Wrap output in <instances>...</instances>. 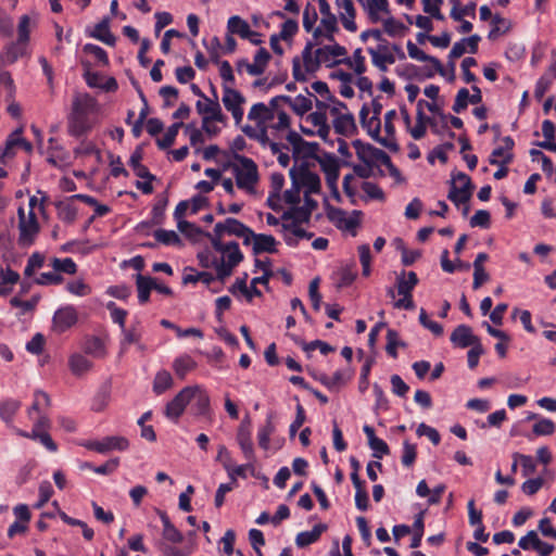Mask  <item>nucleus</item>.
<instances>
[{
    "label": "nucleus",
    "instance_id": "1",
    "mask_svg": "<svg viewBox=\"0 0 556 556\" xmlns=\"http://www.w3.org/2000/svg\"><path fill=\"white\" fill-rule=\"evenodd\" d=\"M273 117L271 110L263 102L255 103L251 108L248 118L255 121L256 126L247 125L242 130L249 138L257 140L263 147H269L273 154H278V124H268Z\"/></svg>",
    "mask_w": 556,
    "mask_h": 556
},
{
    "label": "nucleus",
    "instance_id": "2",
    "mask_svg": "<svg viewBox=\"0 0 556 556\" xmlns=\"http://www.w3.org/2000/svg\"><path fill=\"white\" fill-rule=\"evenodd\" d=\"M98 111L97 100L88 93L77 94L72 103L67 128L72 137L79 138L92 128L91 115Z\"/></svg>",
    "mask_w": 556,
    "mask_h": 556
},
{
    "label": "nucleus",
    "instance_id": "3",
    "mask_svg": "<svg viewBox=\"0 0 556 556\" xmlns=\"http://www.w3.org/2000/svg\"><path fill=\"white\" fill-rule=\"evenodd\" d=\"M217 254L218 280L224 281L232 274L233 268L243 260V254L236 241L224 243L219 238H208Z\"/></svg>",
    "mask_w": 556,
    "mask_h": 556
},
{
    "label": "nucleus",
    "instance_id": "4",
    "mask_svg": "<svg viewBox=\"0 0 556 556\" xmlns=\"http://www.w3.org/2000/svg\"><path fill=\"white\" fill-rule=\"evenodd\" d=\"M236 163L231 165L236 184L239 189L248 193L254 192L255 185L258 180L257 166L252 159L235 153L232 154Z\"/></svg>",
    "mask_w": 556,
    "mask_h": 556
},
{
    "label": "nucleus",
    "instance_id": "5",
    "mask_svg": "<svg viewBox=\"0 0 556 556\" xmlns=\"http://www.w3.org/2000/svg\"><path fill=\"white\" fill-rule=\"evenodd\" d=\"M370 36L380 42L377 49H367L368 53L371 55V62L379 71L387 72L388 64H393L395 56L389 51L388 41L382 37L380 29H367L361 34V39L366 41Z\"/></svg>",
    "mask_w": 556,
    "mask_h": 556
},
{
    "label": "nucleus",
    "instance_id": "6",
    "mask_svg": "<svg viewBox=\"0 0 556 556\" xmlns=\"http://www.w3.org/2000/svg\"><path fill=\"white\" fill-rule=\"evenodd\" d=\"M18 215V238L17 244L20 248L27 249L31 247L39 232L40 225L34 211H29L28 215H25V211L22 206L17 210Z\"/></svg>",
    "mask_w": 556,
    "mask_h": 556
},
{
    "label": "nucleus",
    "instance_id": "7",
    "mask_svg": "<svg viewBox=\"0 0 556 556\" xmlns=\"http://www.w3.org/2000/svg\"><path fill=\"white\" fill-rule=\"evenodd\" d=\"M311 164L307 161L301 162L299 166L293 165L290 169L292 185L301 189L306 188V193H318L320 191V178L316 173L309 170Z\"/></svg>",
    "mask_w": 556,
    "mask_h": 556
},
{
    "label": "nucleus",
    "instance_id": "8",
    "mask_svg": "<svg viewBox=\"0 0 556 556\" xmlns=\"http://www.w3.org/2000/svg\"><path fill=\"white\" fill-rule=\"evenodd\" d=\"M224 233L241 238L244 245H249V238H253V230L240 220L232 217H228L225 219V222L215 224L213 233L207 232L206 237L219 238V240H222Z\"/></svg>",
    "mask_w": 556,
    "mask_h": 556
},
{
    "label": "nucleus",
    "instance_id": "9",
    "mask_svg": "<svg viewBox=\"0 0 556 556\" xmlns=\"http://www.w3.org/2000/svg\"><path fill=\"white\" fill-rule=\"evenodd\" d=\"M451 187L447 194V199L452 201L455 205H459L462 203H467L475 189V185L472 184L470 177L463 173H452Z\"/></svg>",
    "mask_w": 556,
    "mask_h": 556
},
{
    "label": "nucleus",
    "instance_id": "10",
    "mask_svg": "<svg viewBox=\"0 0 556 556\" xmlns=\"http://www.w3.org/2000/svg\"><path fill=\"white\" fill-rule=\"evenodd\" d=\"M287 141L292 148V156L295 163L299 160L303 162L313 159L318 162V159H321V155L317 154L319 144L305 141L296 131L290 130L287 135Z\"/></svg>",
    "mask_w": 556,
    "mask_h": 556
},
{
    "label": "nucleus",
    "instance_id": "11",
    "mask_svg": "<svg viewBox=\"0 0 556 556\" xmlns=\"http://www.w3.org/2000/svg\"><path fill=\"white\" fill-rule=\"evenodd\" d=\"M321 170L326 176V184L331 192L332 198L340 202L341 194L338 189V179L340 176V164L334 154L324 152L321 159H318Z\"/></svg>",
    "mask_w": 556,
    "mask_h": 556
},
{
    "label": "nucleus",
    "instance_id": "12",
    "mask_svg": "<svg viewBox=\"0 0 556 556\" xmlns=\"http://www.w3.org/2000/svg\"><path fill=\"white\" fill-rule=\"evenodd\" d=\"M87 450L97 452L99 454H106L112 451L124 452L129 447V441L122 435L104 437L101 440H88L81 443Z\"/></svg>",
    "mask_w": 556,
    "mask_h": 556
},
{
    "label": "nucleus",
    "instance_id": "13",
    "mask_svg": "<svg viewBox=\"0 0 556 556\" xmlns=\"http://www.w3.org/2000/svg\"><path fill=\"white\" fill-rule=\"evenodd\" d=\"M193 388L189 386L182 388L172 401H169L164 409V415L170 421L177 424L186 407L192 401Z\"/></svg>",
    "mask_w": 556,
    "mask_h": 556
},
{
    "label": "nucleus",
    "instance_id": "14",
    "mask_svg": "<svg viewBox=\"0 0 556 556\" xmlns=\"http://www.w3.org/2000/svg\"><path fill=\"white\" fill-rule=\"evenodd\" d=\"M223 104L229 111L236 122L239 124L243 118V110L241 105L244 103V97L236 89L224 84L223 86Z\"/></svg>",
    "mask_w": 556,
    "mask_h": 556
},
{
    "label": "nucleus",
    "instance_id": "15",
    "mask_svg": "<svg viewBox=\"0 0 556 556\" xmlns=\"http://www.w3.org/2000/svg\"><path fill=\"white\" fill-rule=\"evenodd\" d=\"M214 99L205 97L202 100H198L195 103L197 112L202 115V119H213L217 122H225V116L222 112L220 104L215 88L212 86Z\"/></svg>",
    "mask_w": 556,
    "mask_h": 556
},
{
    "label": "nucleus",
    "instance_id": "16",
    "mask_svg": "<svg viewBox=\"0 0 556 556\" xmlns=\"http://www.w3.org/2000/svg\"><path fill=\"white\" fill-rule=\"evenodd\" d=\"M189 387L193 388L190 403L191 414L195 417H210L212 413L211 399L206 390L199 384Z\"/></svg>",
    "mask_w": 556,
    "mask_h": 556
},
{
    "label": "nucleus",
    "instance_id": "17",
    "mask_svg": "<svg viewBox=\"0 0 556 556\" xmlns=\"http://www.w3.org/2000/svg\"><path fill=\"white\" fill-rule=\"evenodd\" d=\"M518 546L523 551L533 549L539 556H549L555 549L553 544L542 541L534 530H530L526 535L521 536L518 541Z\"/></svg>",
    "mask_w": 556,
    "mask_h": 556
},
{
    "label": "nucleus",
    "instance_id": "18",
    "mask_svg": "<svg viewBox=\"0 0 556 556\" xmlns=\"http://www.w3.org/2000/svg\"><path fill=\"white\" fill-rule=\"evenodd\" d=\"M77 320V311L73 305H65L58 308L52 318L53 327L60 333L68 330Z\"/></svg>",
    "mask_w": 556,
    "mask_h": 556
},
{
    "label": "nucleus",
    "instance_id": "19",
    "mask_svg": "<svg viewBox=\"0 0 556 556\" xmlns=\"http://www.w3.org/2000/svg\"><path fill=\"white\" fill-rule=\"evenodd\" d=\"M451 342L460 349L472 346L480 341V338L472 333V329L468 325H458L450 337Z\"/></svg>",
    "mask_w": 556,
    "mask_h": 556
},
{
    "label": "nucleus",
    "instance_id": "20",
    "mask_svg": "<svg viewBox=\"0 0 556 556\" xmlns=\"http://www.w3.org/2000/svg\"><path fill=\"white\" fill-rule=\"evenodd\" d=\"M357 276V264L354 260L349 263L342 264L332 274V279L336 281L338 289L346 288L351 286Z\"/></svg>",
    "mask_w": 556,
    "mask_h": 556
},
{
    "label": "nucleus",
    "instance_id": "21",
    "mask_svg": "<svg viewBox=\"0 0 556 556\" xmlns=\"http://www.w3.org/2000/svg\"><path fill=\"white\" fill-rule=\"evenodd\" d=\"M237 442L244 455V457L251 462L254 459L253 442L251 439V424L250 421L243 420L237 431Z\"/></svg>",
    "mask_w": 556,
    "mask_h": 556
},
{
    "label": "nucleus",
    "instance_id": "22",
    "mask_svg": "<svg viewBox=\"0 0 556 556\" xmlns=\"http://www.w3.org/2000/svg\"><path fill=\"white\" fill-rule=\"evenodd\" d=\"M280 232L285 242L290 247H296L299 241L308 240L313 237L312 232H307L298 225H290V223H281Z\"/></svg>",
    "mask_w": 556,
    "mask_h": 556
},
{
    "label": "nucleus",
    "instance_id": "23",
    "mask_svg": "<svg viewBox=\"0 0 556 556\" xmlns=\"http://www.w3.org/2000/svg\"><path fill=\"white\" fill-rule=\"evenodd\" d=\"M276 244V239L271 235L255 233L253 231V238H249V245H252V252L254 255L265 252H275Z\"/></svg>",
    "mask_w": 556,
    "mask_h": 556
},
{
    "label": "nucleus",
    "instance_id": "24",
    "mask_svg": "<svg viewBox=\"0 0 556 556\" xmlns=\"http://www.w3.org/2000/svg\"><path fill=\"white\" fill-rule=\"evenodd\" d=\"M159 516L163 525L162 540L160 542H166L172 544L181 543L184 541V534L170 521L167 514L165 511L159 510Z\"/></svg>",
    "mask_w": 556,
    "mask_h": 556
},
{
    "label": "nucleus",
    "instance_id": "25",
    "mask_svg": "<svg viewBox=\"0 0 556 556\" xmlns=\"http://www.w3.org/2000/svg\"><path fill=\"white\" fill-rule=\"evenodd\" d=\"M406 47L409 58L417 60L419 62H429L434 67L435 72H438L441 76L446 75V71L438 58L425 53L410 40L407 41Z\"/></svg>",
    "mask_w": 556,
    "mask_h": 556
},
{
    "label": "nucleus",
    "instance_id": "26",
    "mask_svg": "<svg viewBox=\"0 0 556 556\" xmlns=\"http://www.w3.org/2000/svg\"><path fill=\"white\" fill-rule=\"evenodd\" d=\"M121 352H126L130 344H139L143 334V328L139 320L134 321L129 327L122 328Z\"/></svg>",
    "mask_w": 556,
    "mask_h": 556
},
{
    "label": "nucleus",
    "instance_id": "27",
    "mask_svg": "<svg viewBox=\"0 0 556 556\" xmlns=\"http://www.w3.org/2000/svg\"><path fill=\"white\" fill-rule=\"evenodd\" d=\"M26 46L18 40L5 45L0 52V64L7 66L15 63L25 53Z\"/></svg>",
    "mask_w": 556,
    "mask_h": 556
},
{
    "label": "nucleus",
    "instance_id": "28",
    "mask_svg": "<svg viewBox=\"0 0 556 556\" xmlns=\"http://www.w3.org/2000/svg\"><path fill=\"white\" fill-rule=\"evenodd\" d=\"M309 208L293 205L290 210L285 211L280 215L282 223H290V225H298L301 227L302 224L308 223L311 219Z\"/></svg>",
    "mask_w": 556,
    "mask_h": 556
},
{
    "label": "nucleus",
    "instance_id": "29",
    "mask_svg": "<svg viewBox=\"0 0 556 556\" xmlns=\"http://www.w3.org/2000/svg\"><path fill=\"white\" fill-rule=\"evenodd\" d=\"M328 529L326 523H317L311 531H303L296 535L295 543L298 547L303 548L317 542L320 535Z\"/></svg>",
    "mask_w": 556,
    "mask_h": 556
},
{
    "label": "nucleus",
    "instance_id": "30",
    "mask_svg": "<svg viewBox=\"0 0 556 556\" xmlns=\"http://www.w3.org/2000/svg\"><path fill=\"white\" fill-rule=\"evenodd\" d=\"M333 128L338 135L350 136L357 131L355 118L352 113L338 115L333 119Z\"/></svg>",
    "mask_w": 556,
    "mask_h": 556
},
{
    "label": "nucleus",
    "instance_id": "31",
    "mask_svg": "<svg viewBox=\"0 0 556 556\" xmlns=\"http://www.w3.org/2000/svg\"><path fill=\"white\" fill-rule=\"evenodd\" d=\"M89 36L102 41L108 46H114L116 42L115 36L110 30L109 17H104L99 23H97Z\"/></svg>",
    "mask_w": 556,
    "mask_h": 556
},
{
    "label": "nucleus",
    "instance_id": "32",
    "mask_svg": "<svg viewBox=\"0 0 556 556\" xmlns=\"http://www.w3.org/2000/svg\"><path fill=\"white\" fill-rule=\"evenodd\" d=\"M319 12L323 15V17L320 20V24L325 29V38L329 42H333L334 41V33L339 31L337 16L331 12L330 7L326 8V12L324 9H320Z\"/></svg>",
    "mask_w": 556,
    "mask_h": 556
},
{
    "label": "nucleus",
    "instance_id": "33",
    "mask_svg": "<svg viewBox=\"0 0 556 556\" xmlns=\"http://www.w3.org/2000/svg\"><path fill=\"white\" fill-rule=\"evenodd\" d=\"M337 4L339 7H342L345 11V14L340 15V20L342 22L343 27L351 33L356 31V29H357V25L355 23L356 11H355L352 0H337Z\"/></svg>",
    "mask_w": 556,
    "mask_h": 556
},
{
    "label": "nucleus",
    "instance_id": "34",
    "mask_svg": "<svg viewBox=\"0 0 556 556\" xmlns=\"http://www.w3.org/2000/svg\"><path fill=\"white\" fill-rule=\"evenodd\" d=\"M280 102L288 104L298 115L305 114L313 105L312 99L302 94H299L295 98L280 94Z\"/></svg>",
    "mask_w": 556,
    "mask_h": 556
},
{
    "label": "nucleus",
    "instance_id": "35",
    "mask_svg": "<svg viewBox=\"0 0 556 556\" xmlns=\"http://www.w3.org/2000/svg\"><path fill=\"white\" fill-rule=\"evenodd\" d=\"M142 150L137 148L129 157V166L132 168L136 176L142 179H155V176L150 173L148 167L141 163Z\"/></svg>",
    "mask_w": 556,
    "mask_h": 556
},
{
    "label": "nucleus",
    "instance_id": "36",
    "mask_svg": "<svg viewBox=\"0 0 556 556\" xmlns=\"http://www.w3.org/2000/svg\"><path fill=\"white\" fill-rule=\"evenodd\" d=\"M195 367L197 362L189 354L179 355L173 362V369L180 379H185Z\"/></svg>",
    "mask_w": 556,
    "mask_h": 556
},
{
    "label": "nucleus",
    "instance_id": "37",
    "mask_svg": "<svg viewBox=\"0 0 556 556\" xmlns=\"http://www.w3.org/2000/svg\"><path fill=\"white\" fill-rule=\"evenodd\" d=\"M270 55L265 48H260L254 55V63H247V70L250 75L257 76L264 73Z\"/></svg>",
    "mask_w": 556,
    "mask_h": 556
},
{
    "label": "nucleus",
    "instance_id": "38",
    "mask_svg": "<svg viewBox=\"0 0 556 556\" xmlns=\"http://www.w3.org/2000/svg\"><path fill=\"white\" fill-rule=\"evenodd\" d=\"M331 58H332L331 54H329L327 51L319 52V48L316 49L315 55H314V73L320 67L321 63H325L327 67H333L341 63H343L348 66L353 65L351 58H345L342 60H334V61H331Z\"/></svg>",
    "mask_w": 556,
    "mask_h": 556
},
{
    "label": "nucleus",
    "instance_id": "39",
    "mask_svg": "<svg viewBox=\"0 0 556 556\" xmlns=\"http://www.w3.org/2000/svg\"><path fill=\"white\" fill-rule=\"evenodd\" d=\"M367 130V134L376 141L378 142L379 144H381L382 147L387 148L388 150H390L391 152L393 153H396L400 151V146L399 143L396 142V140H393V139H389V138H384V137H381L380 136V131H381V122H377L376 123V126H374L372 128L368 127Z\"/></svg>",
    "mask_w": 556,
    "mask_h": 556
},
{
    "label": "nucleus",
    "instance_id": "40",
    "mask_svg": "<svg viewBox=\"0 0 556 556\" xmlns=\"http://www.w3.org/2000/svg\"><path fill=\"white\" fill-rule=\"evenodd\" d=\"M51 405V400L48 393L42 390H36L34 392V401L30 407L28 408V416L33 419V415L43 413L46 408Z\"/></svg>",
    "mask_w": 556,
    "mask_h": 556
},
{
    "label": "nucleus",
    "instance_id": "41",
    "mask_svg": "<svg viewBox=\"0 0 556 556\" xmlns=\"http://www.w3.org/2000/svg\"><path fill=\"white\" fill-rule=\"evenodd\" d=\"M136 282L138 289V301L140 304H146L149 301L151 290H153L154 279L149 276L138 274Z\"/></svg>",
    "mask_w": 556,
    "mask_h": 556
},
{
    "label": "nucleus",
    "instance_id": "42",
    "mask_svg": "<svg viewBox=\"0 0 556 556\" xmlns=\"http://www.w3.org/2000/svg\"><path fill=\"white\" fill-rule=\"evenodd\" d=\"M173 377L169 371L163 369L156 372L153 380V392L156 395L163 394L173 387Z\"/></svg>",
    "mask_w": 556,
    "mask_h": 556
},
{
    "label": "nucleus",
    "instance_id": "43",
    "mask_svg": "<svg viewBox=\"0 0 556 556\" xmlns=\"http://www.w3.org/2000/svg\"><path fill=\"white\" fill-rule=\"evenodd\" d=\"M84 351L96 358H102L106 354L104 342L99 337H91L85 341Z\"/></svg>",
    "mask_w": 556,
    "mask_h": 556
},
{
    "label": "nucleus",
    "instance_id": "44",
    "mask_svg": "<svg viewBox=\"0 0 556 556\" xmlns=\"http://www.w3.org/2000/svg\"><path fill=\"white\" fill-rule=\"evenodd\" d=\"M184 126L182 122L173 123L166 130L165 135L162 138L156 139V144L159 149L166 150L174 142L178 135L179 129Z\"/></svg>",
    "mask_w": 556,
    "mask_h": 556
},
{
    "label": "nucleus",
    "instance_id": "45",
    "mask_svg": "<svg viewBox=\"0 0 556 556\" xmlns=\"http://www.w3.org/2000/svg\"><path fill=\"white\" fill-rule=\"evenodd\" d=\"M68 365L72 372L76 376L87 372L92 367V363L81 354L72 355Z\"/></svg>",
    "mask_w": 556,
    "mask_h": 556
},
{
    "label": "nucleus",
    "instance_id": "46",
    "mask_svg": "<svg viewBox=\"0 0 556 556\" xmlns=\"http://www.w3.org/2000/svg\"><path fill=\"white\" fill-rule=\"evenodd\" d=\"M250 28L251 27L249 23L238 15L229 17L227 23L228 33H230L231 35H239L241 38L247 37V34H249Z\"/></svg>",
    "mask_w": 556,
    "mask_h": 556
},
{
    "label": "nucleus",
    "instance_id": "47",
    "mask_svg": "<svg viewBox=\"0 0 556 556\" xmlns=\"http://www.w3.org/2000/svg\"><path fill=\"white\" fill-rule=\"evenodd\" d=\"M153 236L159 243L167 247L181 244L180 237L174 230L160 228L153 232Z\"/></svg>",
    "mask_w": 556,
    "mask_h": 556
},
{
    "label": "nucleus",
    "instance_id": "48",
    "mask_svg": "<svg viewBox=\"0 0 556 556\" xmlns=\"http://www.w3.org/2000/svg\"><path fill=\"white\" fill-rule=\"evenodd\" d=\"M300 344L308 357H311V352L315 351L316 349L319 350V352L323 355H327V354L336 351L334 346L330 345L329 343H327L323 340H318V339L311 341V342L301 341Z\"/></svg>",
    "mask_w": 556,
    "mask_h": 556
},
{
    "label": "nucleus",
    "instance_id": "49",
    "mask_svg": "<svg viewBox=\"0 0 556 556\" xmlns=\"http://www.w3.org/2000/svg\"><path fill=\"white\" fill-rule=\"evenodd\" d=\"M224 468L226 469L228 477L230 479L229 483H233V488L237 484V478H247V470L253 469V466L251 463L232 466L230 463H224Z\"/></svg>",
    "mask_w": 556,
    "mask_h": 556
},
{
    "label": "nucleus",
    "instance_id": "50",
    "mask_svg": "<svg viewBox=\"0 0 556 556\" xmlns=\"http://www.w3.org/2000/svg\"><path fill=\"white\" fill-rule=\"evenodd\" d=\"M399 346L405 348L406 343L404 341L400 340L399 332L396 330L388 329L387 345H386V351H387L388 355L391 356L392 358H396L397 357L396 349Z\"/></svg>",
    "mask_w": 556,
    "mask_h": 556
},
{
    "label": "nucleus",
    "instance_id": "51",
    "mask_svg": "<svg viewBox=\"0 0 556 556\" xmlns=\"http://www.w3.org/2000/svg\"><path fill=\"white\" fill-rule=\"evenodd\" d=\"M39 301H40L39 294L33 295L29 300H26V301H23L17 296H13L10 300V304H11V306L17 307L21 309V312L18 314V316H21L26 313L33 312L35 309V307L37 306V304L39 303Z\"/></svg>",
    "mask_w": 556,
    "mask_h": 556
},
{
    "label": "nucleus",
    "instance_id": "52",
    "mask_svg": "<svg viewBox=\"0 0 556 556\" xmlns=\"http://www.w3.org/2000/svg\"><path fill=\"white\" fill-rule=\"evenodd\" d=\"M51 266H52L53 270H55L58 274L64 273L67 275H75L77 271V265L74 262V260L71 257H65V258L54 257L51 261Z\"/></svg>",
    "mask_w": 556,
    "mask_h": 556
},
{
    "label": "nucleus",
    "instance_id": "53",
    "mask_svg": "<svg viewBox=\"0 0 556 556\" xmlns=\"http://www.w3.org/2000/svg\"><path fill=\"white\" fill-rule=\"evenodd\" d=\"M22 128H17L14 131H12L9 137L7 138L5 144L2 149V155L5 157H12L14 153V148L20 147L22 142Z\"/></svg>",
    "mask_w": 556,
    "mask_h": 556
},
{
    "label": "nucleus",
    "instance_id": "54",
    "mask_svg": "<svg viewBox=\"0 0 556 556\" xmlns=\"http://www.w3.org/2000/svg\"><path fill=\"white\" fill-rule=\"evenodd\" d=\"M555 430V422L552 419L545 417L539 418V420L532 427V432L536 437L552 435Z\"/></svg>",
    "mask_w": 556,
    "mask_h": 556
},
{
    "label": "nucleus",
    "instance_id": "55",
    "mask_svg": "<svg viewBox=\"0 0 556 556\" xmlns=\"http://www.w3.org/2000/svg\"><path fill=\"white\" fill-rule=\"evenodd\" d=\"M60 517L68 526H74L75 528L80 527L83 530V536L87 541H91L93 539L94 532L90 527H88V525L85 521L70 517L68 515H66L63 511L60 513Z\"/></svg>",
    "mask_w": 556,
    "mask_h": 556
},
{
    "label": "nucleus",
    "instance_id": "56",
    "mask_svg": "<svg viewBox=\"0 0 556 556\" xmlns=\"http://www.w3.org/2000/svg\"><path fill=\"white\" fill-rule=\"evenodd\" d=\"M513 160L514 154L511 152H505V148L503 147L495 148L489 156V163L491 165H508Z\"/></svg>",
    "mask_w": 556,
    "mask_h": 556
},
{
    "label": "nucleus",
    "instance_id": "57",
    "mask_svg": "<svg viewBox=\"0 0 556 556\" xmlns=\"http://www.w3.org/2000/svg\"><path fill=\"white\" fill-rule=\"evenodd\" d=\"M18 407L20 403L15 400L0 402V418L7 424L13 421Z\"/></svg>",
    "mask_w": 556,
    "mask_h": 556
},
{
    "label": "nucleus",
    "instance_id": "58",
    "mask_svg": "<svg viewBox=\"0 0 556 556\" xmlns=\"http://www.w3.org/2000/svg\"><path fill=\"white\" fill-rule=\"evenodd\" d=\"M155 546L161 553V556H189L190 549L175 546V544L166 542H156Z\"/></svg>",
    "mask_w": 556,
    "mask_h": 556
},
{
    "label": "nucleus",
    "instance_id": "59",
    "mask_svg": "<svg viewBox=\"0 0 556 556\" xmlns=\"http://www.w3.org/2000/svg\"><path fill=\"white\" fill-rule=\"evenodd\" d=\"M325 210L327 218L337 227L340 228L342 226L343 220H345L346 212L342 208L334 207L330 203L326 201Z\"/></svg>",
    "mask_w": 556,
    "mask_h": 556
},
{
    "label": "nucleus",
    "instance_id": "60",
    "mask_svg": "<svg viewBox=\"0 0 556 556\" xmlns=\"http://www.w3.org/2000/svg\"><path fill=\"white\" fill-rule=\"evenodd\" d=\"M199 263L204 268H214L216 270V277L218 278V263L217 254L211 250L202 251L198 254Z\"/></svg>",
    "mask_w": 556,
    "mask_h": 556
},
{
    "label": "nucleus",
    "instance_id": "61",
    "mask_svg": "<svg viewBox=\"0 0 556 556\" xmlns=\"http://www.w3.org/2000/svg\"><path fill=\"white\" fill-rule=\"evenodd\" d=\"M45 264V257L39 252H34L27 260V264L24 269V276L29 278L34 275L36 269H39Z\"/></svg>",
    "mask_w": 556,
    "mask_h": 556
},
{
    "label": "nucleus",
    "instance_id": "62",
    "mask_svg": "<svg viewBox=\"0 0 556 556\" xmlns=\"http://www.w3.org/2000/svg\"><path fill=\"white\" fill-rule=\"evenodd\" d=\"M317 20L318 14L316 12V9L312 3L308 2L303 11V27L305 31L311 33Z\"/></svg>",
    "mask_w": 556,
    "mask_h": 556
},
{
    "label": "nucleus",
    "instance_id": "63",
    "mask_svg": "<svg viewBox=\"0 0 556 556\" xmlns=\"http://www.w3.org/2000/svg\"><path fill=\"white\" fill-rule=\"evenodd\" d=\"M471 227L488 229L491 226V214L486 210H478L469 222Z\"/></svg>",
    "mask_w": 556,
    "mask_h": 556
},
{
    "label": "nucleus",
    "instance_id": "64",
    "mask_svg": "<svg viewBox=\"0 0 556 556\" xmlns=\"http://www.w3.org/2000/svg\"><path fill=\"white\" fill-rule=\"evenodd\" d=\"M38 492H39V498L34 504V508H36V509H40L48 503V501L51 498V496L53 494V488L49 481H42L39 484Z\"/></svg>",
    "mask_w": 556,
    "mask_h": 556
}]
</instances>
